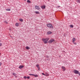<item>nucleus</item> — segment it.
<instances>
[{
    "mask_svg": "<svg viewBox=\"0 0 80 80\" xmlns=\"http://www.w3.org/2000/svg\"><path fill=\"white\" fill-rule=\"evenodd\" d=\"M48 40H49V38H42V40L43 41L44 43L46 44L48 43Z\"/></svg>",
    "mask_w": 80,
    "mask_h": 80,
    "instance_id": "1",
    "label": "nucleus"
},
{
    "mask_svg": "<svg viewBox=\"0 0 80 80\" xmlns=\"http://www.w3.org/2000/svg\"><path fill=\"white\" fill-rule=\"evenodd\" d=\"M47 26L50 28H53V26L51 24H48Z\"/></svg>",
    "mask_w": 80,
    "mask_h": 80,
    "instance_id": "2",
    "label": "nucleus"
},
{
    "mask_svg": "<svg viewBox=\"0 0 80 80\" xmlns=\"http://www.w3.org/2000/svg\"><path fill=\"white\" fill-rule=\"evenodd\" d=\"M54 41H55V40H54V39H52L48 41V42L49 43H52V42H54Z\"/></svg>",
    "mask_w": 80,
    "mask_h": 80,
    "instance_id": "3",
    "label": "nucleus"
},
{
    "mask_svg": "<svg viewBox=\"0 0 80 80\" xmlns=\"http://www.w3.org/2000/svg\"><path fill=\"white\" fill-rule=\"evenodd\" d=\"M73 72L75 74H78L79 72H78V71H77V70H74Z\"/></svg>",
    "mask_w": 80,
    "mask_h": 80,
    "instance_id": "4",
    "label": "nucleus"
},
{
    "mask_svg": "<svg viewBox=\"0 0 80 80\" xmlns=\"http://www.w3.org/2000/svg\"><path fill=\"white\" fill-rule=\"evenodd\" d=\"M35 9H37V10H39L40 8L38 6H35Z\"/></svg>",
    "mask_w": 80,
    "mask_h": 80,
    "instance_id": "5",
    "label": "nucleus"
},
{
    "mask_svg": "<svg viewBox=\"0 0 80 80\" xmlns=\"http://www.w3.org/2000/svg\"><path fill=\"white\" fill-rule=\"evenodd\" d=\"M46 7V6H45V5L42 6L41 7V8H42V9H44V8H45Z\"/></svg>",
    "mask_w": 80,
    "mask_h": 80,
    "instance_id": "6",
    "label": "nucleus"
},
{
    "mask_svg": "<svg viewBox=\"0 0 80 80\" xmlns=\"http://www.w3.org/2000/svg\"><path fill=\"white\" fill-rule=\"evenodd\" d=\"M62 71H65V70H66L65 67H63V66L62 67Z\"/></svg>",
    "mask_w": 80,
    "mask_h": 80,
    "instance_id": "7",
    "label": "nucleus"
},
{
    "mask_svg": "<svg viewBox=\"0 0 80 80\" xmlns=\"http://www.w3.org/2000/svg\"><path fill=\"white\" fill-rule=\"evenodd\" d=\"M12 75H13V76H14V77H15L16 78H17V74L16 73H12Z\"/></svg>",
    "mask_w": 80,
    "mask_h": 80,
    "instance_id": "8",
    "label": "nucleus"
},
{
    "mask_svg": "<svg viewBox=\"0 0 80 80\" xmlns=\"http://www.w3.org/2000/svg\"><path fill=\"white\" fill-rule=\"evenodd\" d=\"M52 32H50V31H49L47 32V34L48 35H49L50 34H52Z\"/></svg>",
    "mask_w": 80,
    "mask_h": 80,
    "instance_id": "9",
    "label": "nucleus"
},
{
    "mask_svg": "<svg viewBox=\"0 0 80 80\" xmlns=\"http://www.w3.org/2000/svg\"><path fill=\"white\" fill-rule=\"evenodd\" d=\"M24 66H23L22 65H20L19 67V68H20V69H21V68H23V67Z\"/></svg>",
    "mask_w": 80,
    "mask_h": 80,
    "instance_id": "10",
    "label": "nucleus"
},
{
    "mask_svg": "<svg viewBox=\"0 0 80 80\" xmlns=\"http://www.w3.org/2000/svg\"><path fill=\"white\" fill-rule=\"evenodd\" d=\"M76 40V39L75 38H74L73 39H72V42H75V41Z\"/></svg>",
    "mask_w": 80,
    "mask_h": 80,
    "instance_id": "11",
    "label": "nucleus"
},
{
    "mask_svg": "<svg viewBox=\"0 0 80 80\" xmlns=\"http://www.w3.org/2000/svg\"><path fill=\"white\" fill-rule=\"evenodd\" d=\"M45 76H49V74L47 73H46L45 74Z\"/></svg>",
    "mask_w": 80,
    "mask_h": 80,
    "instance_id": "12",
    "label": "nucleus"
},
{
    "mask_svg": "<svg viewBox=\"0 0 80 80\" xmlns=\"http://www.w3.org/2000/svg\"><path fill=\"white\" fill-rule=\"evenodd\" d=\"M15 25L16 27H18L19 25V24L18 23H17L15 24Z\"/></svg>",
    "mask_w": 80,
    "mask_h": 80,
    "instance_id": "13",
    "label": "nucleus"
},
{
    "mask_svg": "<svg viewBox=\"0 0 80 80\" xmlns=\"http://www.w3.org/2000/svg\"><path fill=\"white\" fill-rule=\"evenodd\" d=\"M27 2H28V3H31V1H30V0H28L27 1Z\"/></svg>",
    "mask_w": 80,
    "mask_h": 80,
    "instance_id": "14",
    "label": "nucleus"
},
{
    "mask_svg": "<svg viewBox=\"0 0 80 80\" xmlns=\"http://www.w3.org/2000/svg\"><path fill=\"white\" fill-rule=\"evenodd\" d=\"M33 76L35 77H38V75L37 74H33Z\"/></svg>",
    "mask_w": 80,
    "mask_h": 80,
    "instance_id": "15",
    "label": "nucleus"
},
{
    "mask_svg": "<svg viewBox=\"0 0 80 80\" xmlns=\"http://www.w3.org/2000/svg\"><path fill=\"white\" fill-rule=\"evenodd\" d=\"M26 49H27V50H29V49H30V48L28 47L27 46L26 47Z\"/></svg>",
    "mask_w": 80,
    "mask_h": 80,
    "instance_id": "16",
    "label": "nucleus"
},
{
    "mask_svg": "<svg viewBox=\"0 0 80 80\" xmlns=\"http://www.w3.org/2000/svg\"><path fill=\"white\" fill-rule=\"evenodd\" d=\"M76 2H78V3H80V0H76Z\"/></svg>",
    "mask_w": 80,
    "mask_h": 80,
    "instance_id": "17",
    "label": "nucleus"
},
{
    "mask_svg": "<svg viewBox=\"0 0 80 80\" xmlns=\"http://www.w3.org/2000/svg\"><path fill=\"white\" fill-rule=\"evenodd\" d=\"M70 27L71 28H73V25H70Z\"/></svg>",
    "mask_w": 80,
    "mask_h": 80,
    "instance_id": "18",
    "label": "nucleus"
},
{
    "mask_svg": "<svg viewBox=\"0 0 80 80\" xmlns=\"http://www.w3.org/2000/svg\"><path fill=\"white\" fill-rule=\"evenodd\" d=\"M35 13H36L37 14H39V12H38V11H36L35 12Z\"/></svg>",
    "mask_w": 80,
    "mask_h": 80,
    "instance_id": "19",
    "label": "nucleus"
},
{
    "mask_svg": "<svg viewBox=\"0 0 80 80\" xmlns=\"http://www.w3.org/2000/svg\"><path fill=\"white\" fill-rule=\"evenodd\" d=\"M6 10H7V11H10L11 10L10 9H6Z\"/></svg>",
    "mask_w": 80,
    "mask_h": 80,
    "instance_id": "20",
    "label": "nucleus"
},
{
    "mask_svg": "<svg viewBox=\"0 0 80 80\" xmlns=\"http://www.w3.org/2000/svg\"><path fill=\"white\" fill-rule=\"evenodd\" d=\"M19 21H20V22H22L23 21V19H20Z\"/></svg>",
    "mask_w": 80,
    "mask_h": 80,
    "instance_id": "21",
    "label": "nucleus"
},
{
    "mask_svg": "<svg viewBox=\"0 0 80 80\" xmlns=\"http://www.w3.org/2000/svg\"><path fill=\"white\" fill-rule=\"evenodd\" d=\"M45 57H46L47 58H49V57H48V55H46L45 56Z\"/></svg>",
    "mask_w": 80,
    "mask_h": 80,
    "instance_id": "22",
    "label": "nucleus"
},
{
    "mask_svg": "<svg viewBox=\"0 0 80 80\" xmlns=\"http://www.w3.org/2000/svg\"><path fill=\"white\" fill-rule=\"evenodd\" d=\"M36 67H37V68H38V67H39V65L37 64L36 65Z\"/></svg>",
    "mask_w": 80,
    "mask_h": 80,
    "instance_id": "23",
    "label": "nucleus"
},
{
    "mask_svg": "<svg viewBox=\"0 0 80 80\" xmlns=\"http://www.w3.org/2000/svg\"><path fill=\"white\" fill-rule=\"evenodd\" d=\"M38 68V70H40V67H38V68Z\"/></svg>",
    "mask_w": 80,
    "mask_h": 80,
    "instance_id": "24",
    "label": "nucleus"
},
{
    "mask_svg": "<svg viewBox=\"0 0 80 80\" xmlns=\"http://www.w3.org/2000/svg\"><path fill=\"white\" fill-rule=\"evenodd\" d=\"M4 22L5 23H6V24H8V22L5 21H4Z\"/></svg>",
    "mask_w": 80,
    "mask_h": 80,
    "instance_id": "25",
    "label": "nucleus"
},
{
    "mask_svg": "<svg viewBox=\"0 0 80 80\" xmlns=\"http://www.w3.org/2000/svg\"><path fill=\"white\" fill-rule=\"evenodd\" d=\"M33 75H34V74H29V75H30V76H33Z\"/></svg>",
    "mask_w": 80,
    "mask_h": 80,
    "instance_id": "26",
    "label": "nucleus"
},
{
    "mask_svg": "<svg viewBox=\"0 0 80 80\" xmlns=\"http://www.w3.org/2000/svg\"><path fill=\"white\" fill-rule=\"evenodd\" d=\"M72 43H73V44H74V45H77V43H76L75 42H72Z\"/></svg>",
    "mask_w": 80,
    "mask_h": 80,
    "instance_id": "27",
    "label": "nucleus"
},
{
    "mask_svg": "<svg viewBox=\"0 0 80 80\" xmlns=\"http://www.w3.org/2000/svg\"><path fill=\"white\" fill-rule=\"evenodd\" d=\"M23 78H24V79H26V78H27V77L26 76H24Z\"/></svg>",
    "mask_w": 80,
    "mask_h": 80,
    "instance_id": "28",
    "label": "nucleus"
},
{
    "mask_svg": "<svg viewBox=\"0 0 80 80\" xmlns=\"http://www.w3.org/2000/svg\"><path fill=\"white\" fill-rule=\"evenodd\" d=\"M30 78V77L29 76H28L27 77V78H28V79H29V78Z\"/></svg>",
    "mask_w": 80,
    "mask_h": 80,
    "instance_id": "29",
    "label": "nucleus"
},
{
    "mask_svg": "<svg viewBox=\"0 0 80 80\" xmlns=\"http://www.w3.org/2000/svg\"><path fill=\"white\" fill-rule=\"evenodd\" d=\"M42 75H44V76H45V74H44V73H42Z\"/></svg>",
    "mask_w": 80,
    "mask_h": 80,
    "instance_id": "30",
    "label": "nucleus"
},
{
    "mask_svg": "<svg viewBox=\"0 0 80 80\" xmlns=\"http://www.w3.org/2000/svg\"><path fill=\"white\" fill-rule=\"evenodd\" d=\"M2 43H0V46H2Z\"/></svg>",
    "mask_w": 80,
    "mask_h": 80,
    "instance_id": "31",
    "label": "nucleus"
},
{
    "mask_svg": "<svg viewBox=\"0 0 80 80\" xmlns=\"http://www.w3.org/2000/svg\"><path fill=\"white\" fill-rule=\"evenodd\" d=\"M1 65H2V63L0 62V66H1Z\"/></svg>",
    "mask_w": 80,
    "mask_h": 80,
    "instance_id": "32",
    "label": "nucleus"
},
{
    "mask_svg": "<svg viewBox=\"0 0 80 80\" xmlns=\"http://www.w3.org/2000/svg\"><path fill=\"white\" fill-rule=\"evenodd\" d=\"M78 74L79 75H80V73H78Z\"/></svg>",
    "mask_w": 80,
    "mask_h": 80,
    "instance_id": "33",
    "label": "nucleus"
},
{
    "mask_svg": "<svg viewBox=\"0 0 80 80\" xmlns=\"http://www.w3.org/2000/svg\"><path fill=\"white\" fill-rule=\"evenodd\" d=\"M58 7H60V6H58Z\"/></svg>",
    "mask_w": 80,
    "mask_h": 80,
    "instance_id": "34",
    "label": "nucleus"
},
{
    "mask_svg": "<svg viewBox=\"0 0 80 80\" xmlns=\"http://www.w3.org/2000/svg\"><path fill=\"white\" fill-rule=\"evenodd\" d=\"M24 1H26L27 0H24Z\"/></svg>",
    "mask_w": 80,
    "mask_h": 80,
    "instance_id": "35",
    "label": "nucleus"
},
{
    "mask_svg": "<svg viewBox=\"0 0 80 80\" xmlns=\"http://www.w3.org/2000/svg\"><path fill=\"white\" fill-rule=\"evenodd\" d=\"M0 42H1V41L0 40Z\"/></svg>",
    "mask_w": 80,
    "mask_h": 80,
    "instance_id": "36",
    "label": "nucleus"
},
{
    "mask_svg": "<svg viewBox=\"0 0 80 80\" xmlns=\"http://www.w3.org/2000/svg\"><path fill=\"white\" fill-rule=\"evenodd\" d=\"M50 0H48V1H49Z\"/></svg>",
    "mask_w": 80,
    "mask_h": 80,
    "instance_id": "37",
    "label": "nucleus"
}]
</instances>
